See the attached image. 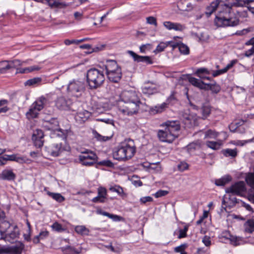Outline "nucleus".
<instances>
[{"mask_svg":"<svg viewBox=\"0 0 254 254\" xmlns=\"http://www.w3.org/2000/svg\"><path fill=\"white\" fill-rule=\"evenodd\" d=\"M168 193H169V191L167 190H159L158 191H157L154 194V195L156 198H158V197H162L163 196H165L167 194H168Z\"/></svg>","mask_w":254,"mask_h":254,"instance_id":"53","label":"nucleus"},{"mask_svg":"<svg viewBox=\"0 0 254 254\" xmlns=\"http://www.w3.org/2000/svg\"><path fill=\"white\" fill-rule=\"evenodd\" d=\"M201 112L203 116V119H205L209 115L211 112V109L209 106H204L201 108Z\"/></svg>","mask_w":254,"mask_h":254,"instance_id":"47","label":"nucleus"},{"mask_svg":"<svg viewBox=\"0 0 254 254\" xmlns=\"http://www.w3.org/2000/svg\"><path fill=\"white\" fill-rule=\"evenodd\" d=\"M136 151L135 146L132 140L122 143L113 153V158L118 161H126L132 158Z\"/></svg>","mask_w":254,"mask_h":254,"instance_id":"2","label":"nucleus"},{"mask_svg":"<svg viewBox=\"0 0 254 254\" xmlns=\"http://www.w3.org/2000/svg\"><path fill=\"white\" fill-rule=\"evenodd\" d=\"M194 74L197 76H200L201 74H210V72L207 68L201 67L198 68L195 71Z\"/></svg>","mask_w":254,"mask_h":254,"instance_id":"44","label":"nucleus"},{"mask_svg":"<svg viewBox=\"0 0 254 254\" xmlns=\"http://www.w3.org/2000/svg\"><path fill=\"white\" fill-rule=\"evenodd\" d=\"M253 55H254V46L244 53V56L246 57H250Z\"/></svg>","mask_w":254,"mask_h":254,"instance_id":"63","label":"nucleus"},{"mask_svg":"<svg viewBox=\"0 0 254 254\" xmlns=\"http://www.w3.org/2000/svg\"><path fill=\"white\" fill-rule=\"evenodd\" d=\"M24 248V245L21 242H18L12 246L0 247V254H21Z\"/></svg>","mask_w":254,"mask_h":254,"instance_id":"11","label":"nucleus"},{"mask_svg":"<svg viewBox=\"0 0 254 254\" xmlns=\"http://www.w3.org/2000/svg\"><path fill=\"white\" fill-rule=\"evenodd\" d=\"M159 140L163 142H172L178 136L165 128L164 130H159L157 133Z\"/></svg>","mask_w":254,"mask_h":254,"instance_id":"14","label":"nucleus"},{"mask_svg":"<svg viewBox=\"0 0 254 254\" xmlns=\"http://www.w3.org/2000/svg\"><path fill=\"white\" fill-rule=\"evenodd\" d=\"M19 230L18 227L15 225L13 226L9 230V232H7L4 235L3 237H1V239H4L5 241L10 242L11 240L16 238L19 235Z\"/></svg>","mask_w":254,"mask_h":254,"instance_id":"18","label":"nucleus"},{"mask_svg":"<svg viewBox=\"0 0 254 254\" xmlns=\"http://www.w3.org/2000/svg\"><path fill=\"white\" fill-rule=\"evenodd\" d=\"M44 136L43 131L41 129L35 130L32 136V140L34 144L36 147L40 148L43 145Z\"/></svg>","mask_w":254,"mask_h":254,"instance_id":"16","label":"nucleus"},{"mask_svg":"<svg viewBox=\"0 0 254 254\" xmlns=\"http://www.w3.org/2000/svg\"><path fill=\"white\" fill-rule=\"evenodd\" d=\"M176 92L172 91L171 92V95L168 97V98L167 99L166 103H167V105L169 104H173L175 101H177L176 97L175 96Z\"/></svg>","mask_w":254,"mask_h":254,"instance_id":"50","label":"nucleus"},{"mask_svg":"<svg viewBox=\"0 0 254 254\" xmlns=\"http://www.w3.org/2000/svg\"><path fill=\"white\" fill-rule=\"evenodd\" d=\"M165 128L175 134L180 129V126L177 121H167L165 123Z\"/></svg>","mask_w":254,"mask_h":254,"instance_id":"21","label":"nucleus"},{"mask_svg":"<svg viewBox=\"0 0 254 254\" xmlns=\"http://www.w3.org/2000/svg\"><path fill=\"white\" fill-rule=\"evenodd\" d=\"M109 190L112 191L116 192L119 195L123 196L126 195L123 188L119 186H115L110 188Z\"/></svg>","mask_w":254,"mask_h":254,"instance_id":"42","label":"nucleus"},{"mask_svg":"<svg viewBox=\"0 0 254 254\" xmlns=\"http://www.w3.org/2000/svg\"><path fill=\"white\" fill-rule=\"evenodd\" d=\"M141 102H124L118 103L119 110L125 115L132 116L137 114L139 110Z\"/></svg>","mask_w":254,"mask_h":254,"instance_id":"6","label":"nucleus"},{"mask_svg":"<svg viewBox=\"0 0 254 254\" xmlns=\"http://www.w3.org/2000/svg\"><path fill=\"white\" fill-rule=\"evenodd\" d=\"M153 201V198L152 197L147 196L145 197H142L140 198V201L141 203L145 204L147 202H151Z\"/></svg>","mask_w":254,"mask_h":254,"instance_id":"62","label":"nucleus"},{"mask_svg":"<svg viewBox=\"0 0 254 254\" xmlns=\"http://www.w3.org/2000/svg\"><path fill=\"white\" fill-rule=\"evenodd\" d=\"M16 178V175L11 170H3L0 174V179L6 181H13Z\"/></svg>","mask_w":254,"mask_h":254,"instance_id":"26","label":"nucleus"},{"mask_svg":"<svg viewBox=\"0 0 254 254\" xmlns=\"http://www.w3.org/2000/svg\"><path fill=\"white\" fill-rule=\"evenodd\" d=\"M202 242L206 247H209L211 245L210 238L207 236H205L202 239Z\"/></svg>","mask_w":254,"mask_h":254,"instance_id":"61","label":"nucleus"},{"mask_svg":"<svg viewBox=\"0 0 254 254\" xmlns=\"http://www.w3.org/2000/svg\"><path fill=\"white\" fill-rule=\"evenodd\" d=\"M45 3H47L51 8H62L66 6L65 3L59 0H46Z\"/></svg>","mask_w":254,"mask_h":254,"instance_id":"33","label":"nucleus"},{"mask_svg":"<svg viewBox=\"0 0 254 254\" xmlns=\"http://www.w3.org/2000/svg\"><path fill=\"white\" fill-rule=\"evenodd\" d=\"M62 142L54 143L50 147L48 148V152L53 156L56 157L59 155L62 151Z\"/></svg>","mask_w":254,"mask_h":254,"instance_id":"25","label":"nucleus"},{"mask_svg":"<svg viewBox=\"0 0 254 254\" xmlns=\"http://www.w3.org/2000/svg\"><path fill=\"white\" fill-rule=\"evenodd\" d=\"M48 102V99L45 96H41L38 98L31 106L26 115L31 118H36L38 112L42 110Z\"/></svg>","mask_w":254,"mask_h":254,"instance_id":"8","label":"nucleus"},{"mask_svg":"<svg viewBox=\"0 0 254 254\" xmlns=\"http://www.w3.org/2000/svg\"><path fill=\"white\" fill-rule=\"evenodd\" d=\"M91 113L87 110H84L77 113L75 116V120L79 124L86 122L90 117Z\"/></svg>","mask_w":254,"mask_h":254,"instance_id":"24","label":"nucleus"},{"mask_svg":"<svg viewBox=\"0 0 254 254\" xmlns=\"http://www.w3.org/2000/svg\"><path fill=\"white\" fill-rule=\"evenodd\" d=\"M226 72H227V69H226L224 68L222 69L213 71V72L212 73V75L213 77H216L220 74H223Z\"/></svg>","mask_w":254,"mask_h":254,"instance_id":"60","label":"nucleus"},{"mask_svg":"<svg viewBox=\"0 0 254 254\" xmlns=\"http://www.w3.org/2000/svg\"><path fill=\"white\" fill-rule=\"evenodd\" d=\"M147 22L151 25H153L155 26L157 25L156 18L153 16H149L146 18Z\"/></svg>","mask_w":254,"mask_h":254,"instance_id":"54","label":"nucleus"},{"mask_svg":"<svg viewBox=\"0 0 254 254\" xmlns=\"http://www.w3.org/2000/svg\"><path fill=\"white\" fill-rule=\"evenodd\" d=\"M222 153L225 157H231V158H235L238 155V150L237 148L235 149H223L222 151Z\"/></svg>","mask_w":254,"mask_h":254,"instance_id":"34","label":"nucleus"},{"mask_svg":"<svg viewBox=\"0 0 254 254\" xmlns=\"http://www.w3.org/2000/svg\"><path fill=\"white\" fill-rule=\"evenodd\" d=\"M97 155L92 151L86 150L79 156V162L83 166H91L97 161Z\"/></svg>","mask_w":254,"mask_h":254,"instance_id":"10","label":"nucleus"},{"mask_svg":"<svg viewBox=\"0 0 254 254\" xmlns=\"http://www.w3.org/2000/svg\"><path fill=\"white\" fill-rule=\"evenodd\" d=\"M8 101L7 100L3 99L0 100V114L7 112L9 108L7 106Z\"/></svg>","mask_w":254,"mask_h":254,"instance_id":"40","label":"nucleus"},{"mask_svg":"<svg viewBox=\"0 0 254 254\" xmlns=\"http://www.w3.org/2000/svg\"><path fill=\"white\" fill-rule=\"evenodd\" d=\"M179 50L181 53L184 55L189 54L190 51L189 47L186 45L182 43L179 45Z\"/></svg>","mask_w":254,"mask_h":254,"instance_id":"45","label":"nucleus"},{"mask_svg":"<svg viewBox=\"0 0 254 254\" xmlns=\"http://www.w3.org/2000/svg\"><path fill=\"white\" fill-rule=\"evenodd\" d=\"M164 26L169 30L183 31L185 27L179 23H174L171 21H165L163 22Z\"/></svg>","mask_w":254,"mask_h":254,"instance_id":"23","label":"nucleus"},{"mask_svg":"<svg viewBox=\"0 0 254 254\" xmlns=\"http://www.w3.org/2000/svg\"><path fill=\"white\" fill-rule=\"evenodd\" d=\"M78 102H72L70 99L59 97L56 101V107L61 110L75 111L78 109Z\"/></svg>","mask_w":254,"mask_h":254,"instance_id":"9","label":"nucleus"},{"mask_svg":"<svg viewBox=\"0 0 254 254\" xmlns=\"http://www.w3.org/2000/svg\"><path fill=\"white\" fill-rule=\"evenodd\" d=\"M246 191V185L243 181L236 182L231 187L226 189L227 193H232L237 195H242Z\"/></svg>","mask_w":254,"mask_h":254,"instance_id":"12","label":"nucleus"},{"mask_svg":"<svg viewBox=\"0 0 254 254\" xmlns=\"http://www.w3.org/2000/svg\"><path fill=\"white\" fill-rule=\"evenodd\" d=\"M231 242V243L234 246H238L240 245V239L236 236H232L229 240Z\"/></svg>","mask_w":254,"mask_h":254,"instance_id":"57","label":"nucleus"},{"mask_svg":"<svg viewBox=\"0 0 254 254\" xmlns=\"http://www.w3.org/2000/svg\"><path fill=\"white\" fill-rule=\"evenodd\" d=\"M188 80L190 83L193 86L196 87L200 89L203 90L204 88H205L204 85L205 83L203 81L193 77H189Z\"/></svg>","mask_w":254,"mask_h":254,"instance_id":"30","label":"nucleus"},{"mask_svg":"<svg viewBox=\"0 0 254 254\" xmlns=\"http://www.w3.org/2000/svg\"><path fill=\"white\" fill-rule=\"evenodd\" d=\"M218 133L214 130L209 129L205 133V138H215L217 137Z\"/></svg>","mask_w":254,"mask_h":254,"instance_id":"46","label":"nucleus"},{"mask_svg":"<svg viewBox=\"0 0 254 254\" xmlns=\"http://www.w3.org/2000/svg\"><path fill=\"white\" fill-rule=\"evenodd\" d=\"M143 94L148 95H152L157 92V89L155 86L146 85L141 87Z\"/></svg>","mask_w":254,"mask_h":254,"instance_id":"31","label":"nucleus"},{"mask_svg":"<svg viewBox=\"0 0 254 254\" xmlns=\"http://www.w3.org/2000/svg\"><path fill=\"white\" fill-rule=\"evenodd\" d=\"M52 227L54 230L57 232H60L63 230L62 225L58 222L54 223L52 225Z\"/></svg>","mask_w":254,"mask_h":254,"instance_id":"58","label":"nucleus"},{"mask_svg":"<svg viewBox=\"0 0 254 254\" xmlns=\"http://www.w3.org/2000/svg\"><path fill=\"white\" fill-rule=\"evenodd\" d=\"M109 80L114 83H118L122 76V69L117 62L114 60L107 61L103 65Z\"/></svg>","mask_w":254,"mask_h":254,"instance_id":"4","label":"nucleus"},{"mask_svg":"<svg viewBox=\"0 0 254 254\" xmlns=\"http://www.w3.org/2000/svg\"><path fill=\"white\" fill-rule=\"evenodd\" d=\"M42 79L40 77H35L27 80L25 82V85L31 86L41 82Z\"/></svg>","mask_w":254,"mask_h":254,"instance_id":"43","label":"nucleus"},{"mask_svg":"<svg viewBox=\"0 0 254 254\" xmlns=\"http://www.w3.org/2000/svg\"><path fill=\"white\" fill-rule=\"evenodd\" d=\"M221 1L220 0H215L212 1L209 6L206 7L205 14L208 16H210L213 12H214L216 8L218 7L220 10H223L222 7L220 6L221 4Z\"/></svg>","mask_w":254,"mask_h":254,"instance_id":"20","label":"nucleus"},{"mask_svg":"<svg viewBox=\"0 0 254 254\" xmlns=\"http://www.w3.org/2000/svg\"><path fill=\"white\" fill-rule=\"evenodd\" d=\"M75 231L80 235H87L89 230L84 226H77L75 228Z\"/></svg>","mask_w":254,"mask_h":254,"instance_id":"41","label":"nucleus"},{"mask_svg":"<svg viewBox=\"0 0 254 254\" xmlns=\"http://www.w3.org/2000/svg\"><path fill=\"white\" fill-rule=\"evenodd\" d=\"M127 53L133 59L134 62L137 63L142 62L147 64H153V61L149 56H139L132 51H128Z\"/></svg>","mask_w":254,"mask_h":254,"instance_id":"15","label":"nucleus"},{"mask_svg":"<svg viewBox=\"0 0 254 254\" xmlns=\"http://www.w3.org/2000/svg\"><path fill=\"white\" fill-rule=\"evenodd\" d=\"M98 195L97 196L94 197L92 201L93 202H101L104 203L107 200V190L104 188L100 187L98 189Z\"/></svg>","mask_w":254,"mask_h":254,"instance_id":"17","label":"nucleus"},{"mask_svg":"<svg viewBox=\"0 0 254 254\" xmlns=\"http://www.w3.org/2000/svg\"><path fill=\"white\" fill-rule=\"evenodd\" d=\"M177 6L182 11H187L192 8L191 3L187 0H180L178 2Z\"/></svg>","mask_w":254,"mask_h":254,"instance_id":"32","label":"nucleus"},{"mask_svg":"<svg viewBox=\"0 0 254 254\" xmlns=\"http://www.w3.org/2000/svg\"><path fill=\"white\" fill-rule=\"evenodd\" d=\"M4 218L5 217L0 220V233L1 237L7 232H9V230L14 226L11 225L9 222L3 220Z\"/></svg>","mask_w":254,"mask_h":254,"instance_id":"27","label":"nucleus"},{"mask_svg":"<svg viewBox=\"0 0 254 254\" xmlns=\"http://www.w3.org/2000/svg\"><path fill=\"white\" fill-rule=\"evenodd\" d=\"M100 213L102 214L104 216H106L110 218H112L114 219V220H120V217L118 215H114L112 214H110L107 212L105 211H102Z\"/></svg>","mask_w":254,"mask_h":254,"instance_id":"52","label":"nucleus"},{"mask_svg":"<svg viewBox=\"0 0 254 254\" xmlns=\"http://www.w3.org/2000/svg\"><path fill=\"white\" fill-rule=\"evenodd\" d=\"M206 144L209 148H210L213 150H218L222 145V142L221 140L219 141H207L206 142Z\"/></svg>","mask_w":254,"mask_h":254,"instance_id":"37","label":"nucleus"},{"mask_svg":"<svg viewBox=\"0 0 254 254\" xmlns=\"http://www.w3.org/2000/svg\"><path fill=\"white\" fill-rule=\"evenodd\" d=\"M104 47V45H100L99 46H95V47L94 48H92L91 47V51H89V53H93V52H98V51H100L102 50L103 49Z\"/></svg>","mask_w":254,"mask_h":254,"instance_id":"64","label":"nucleus"},{"mask_svg":"<svg viewBox=\"0 0 254 254\" xmlns=\"http://www.w3.org/2000/svg\"><path fill=\"white\" fill-rule=\"evenodd\" d=\"M94 134L95 137L98 141H106L110 139V137H109L108 136H102V135L100 134L96 131H95L94 132Z\"/></svg>","mask_w":254,"mask_h":254,"instance_id":"49","label":"nucleus"},{"mask_svg":"<svg viewBox=\"0 0 254 254\" xmlns=\"http://www.w3.org/2000/svg\"><path fill=\"white\" fill-rule=\"evenodd\" d=\"M230 181V179L229 178H223L217 180L215 181L216 185L218 186H223L226 185Z\"/></svg>","mask_w":254,"mask_h":254,"instance_id":"48","label":"nucleus"},{"mask_svg":"<svg viewBox=\"0 0 254 254\" xmlns=\"http://www.w3.org/2000/svg\"><path fill=\"white\" fill-rule=\"evenodd\" d=\"M0 160L2 163H6L7 161H14L18 163H22L25 162V159L22 157H17L16 154L6 155L0 157Z\"/></svg>","mask_w":254,"mask_h":254,"instance_id":"22","label":"nucleus"},{"mask_svg":"<svg viewBox=\"0 0 254 254\" xmlns=\"http://www.w3.org/2000/svg\"><path fill=\"white\" fill-rule=\"evenodd\" d=\"M47 194L50 196L52 197L54 199L56 200L59 202H63L64 200V197L60 193H54L48 191Z\"/></svg>","mask_w":254,"mask_h":254,"instance_id":"39","label":"nucleus"},{"mask_svg":"<svg viewBox=\"0 0 254 254\" xmlns=\"http://www.w3.org/2000/svg\"><path fill=\"white\" fill-rule=\"evenodd\" d=\"M188 168L189 165L185 162H182L178 165V168L181 171H184L187 170Z\"/></svg>","mask_w":254,"mask_h":254,"instance_id":"55","label":"nucleus"},{"mask_svg":"<svg viewBox=\"0 0 254 254\" xmlns=\"http://www.w3.org/2000/svg\"><path fill=\"white\" fill-rule=\"evenodd\" d=\"M122 101L124 102H141L138 94L134 91H125L121 95Z\"/></svg>","mask_w":254,"mask_h":254,"instance_id":"13","label":"nucleus"},{"mask_svg":"<svg viewBox=\"0 0 254 254\" xmlns=\"http://www.w3.org/2000/svg\"><path fill=\"white\" fill-rule=\"evenodd\" d=\"M64 254H80L82 252V248L80 247L76 249L72 247L67 246L60 248Z\"/></svg>","mask_w":254,"mask_h":254,"instance_id":"29","label":"nucleus"},{"mask_svg":"<svg viewBox=\"0 0 254 254\" xmlns=\"http://www.w3.org/2000/svg\"><path fill=\"white\" fill-rule=\"evenodd\" d=\"M245 231L251 234L254 231V219H249L244 224Z\"/></svg>","mask_w":254,"mask_h":254,"instance_id":"35","label":"nucleus"},{"mask_svg":"<svg viewBox=\"0 0 254 254\" xmlns=\"http://www.w3.org/2000/svg\"><path fill=\"white\" fill-rule=\"evenodd\" d=\"M41 69V67L38 65H33L26 67L27 73L31 72L34 71H38Z\"/></svg>","mask_w":254,"mask_h":254,"instance_id":"59","label":"nucleus"},{"mask_svg":"<svg viewBox=\"0 0 254 254\" xmlns=\"http://www.w3.org/2000/svg\"><path fill=\"white\" fill-rule=\"evenodd\" d=\"M85 90V85L83 81L73 79L70 81L67 87V92L71 95L79 97Z\"/></svg>","mask_w":254,"mask_h":254,"instance_id":"7","label":"nucleus"},{"mask_svg":"<svg viewBox=\"0 0 254 254\" xmlns=\"http://www.w3.org/2000/svg\"><path fill=\"white\" fill-rule=\"evenodd\" d=\"M86 78L89 88L91 90L100 88L105 79L103 72L95 68H91L87 71Z\"/></svg>","mask_w":254,"mask_h":254,"instance_id":"3","label":"nucleus"},{"mask_svg":"<svg viewBox=\"0 0 254 254\" xmlns=\"http://www.w3.org/2000/svg\"><path fill=\"white\" fill-rule=\"evenodd\" d=\"M187 247V245L186 244H183L178 247L175 248L174 251L176 253H182L185 251V250Z\"/></svg>","mask_w":254,"mask_h":254,"instance_id":"56","label":"nucleus"},{"mask_svg":"<svg viewBox=\"0 0 254 254\" xmlns=\"http://www.w3.org/2000/svg\"><path fill=\"white\" fill-rule=\"evenodd\" d=\"M23 62L19 60H14L13 61H4L0 62V65L3 64L6 65L3 67L4 70L9 69L10 68H18L17 67L22 65Z\"/></svg>","mask_w":254,"mask_h":254,"instance_id":"19","label":"nucleus"},{"mask_svg":"<svg viewBox=\"0 0 254 254\" xmlns=\"http://www.w3.org/2000/svg\"><path fill=\"white\" fill-rule=\"evenodd\" d=\"M243 1L245 3L242 4L243 7H247L250 11L254 13V0H243Z\"/></svg>","mask_w":254,"mask_h":254,"instance_id":"38","label":"nucleus"},{"mask_svg":"<svg viewBox=\"0 0 254 254\" xmlns=\"http://www.w3.org/2000/svg\"><path fill=\"white\" fill-rule=\"evenodd\" d=\"M167 103H163L150 108V112L154 114L162 113L167 108Z\"/></svg>","mask_w":254,"mask_h":254,"instance_id":"36","label":"nucleus"},{"mask_svg":"<svg viewBox=\"0 0 254 254\" xmlns=\"http://www.w3.org/2000/svg\"><path fill=\"white\" fill-rule=\"evenodd\" d=\"M152 48V45L150 44H143L140 46V52L142 53H145L146 51L150 50Z\"/></svg>","mask_w":254,"mask_h":254,"instance_id":"51","label":"nucleus"},{"mask_svg":"<svg viewBox=\"0 0 254 254\" xmlns=\"http://www.w3.org/2000/svg\"><path fill=\"white\" fill-rule=\"evenodd\" d=\"M205 88L203 90L205 91L210 90L213 94H218L221 90V86L217 84L215 81H213L212 83H205Z\"/></svg>","mask_w":254,"mask_h":254,"instance_id":"28","label":"nucleus"},{"mask_svg":"<svg viewBox=\"0 0 254 254\" xmlns=\"http://www.w3.org/2000/svg\"><path fill=\"white\" fill-rule=\"evenodd\" d=\"M228 3L220 5L223 10H220L216 16L214 22L218 27L236 26L239 24V19L236 17H230L229 15L232 7H243V0H228Z\"/></svg>","mask_w":254,"mask_h":254,"instance_id":"1","label":"nucleus"},{"mask_svg":"<svg viewBox=\"0 0 254 254\" xmlns=\"http://www.w3.org/2000/svg\"><path fill=\"white\" fill-rule=\"evenodd\" d=\"M43 127L47 130L58 131L57 136L62 140L64 141L66 137L67 131L59 128V123L56 118H52L50 120H45Z\"/></svg>","mask_w":254,"mask_h":254,"instance_id":"5","label":"nucleus"}]
</instances>
